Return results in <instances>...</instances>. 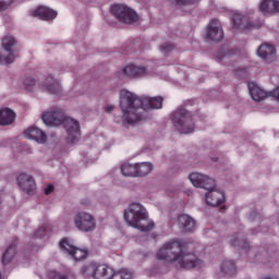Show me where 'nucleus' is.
<instances>
[{
    "instance_id": "f257e3e1",
    "label": "nucleus",
    "mask_w": 279,
    "mask_h": 279,
    "mask_svg": "<svg viewBox=\"0 0 279 279\" xmlns=\"http://www.w3.org/2000/svg\"><path fill=\"white\" fill-rule=\"evenodd\" d=\"M163 101L165 99L160 96L138 97L128 89H122L120 92L119 100L122 112V124L134 125V123L143 121L145 119V116L143 114L145 110H160Z\"/></svg>"
},
{
    "instance_id": "f03ea898",
    "label": "nucleus",
    "mask_w": 279,
    "mask_h": 279,
    "mask_svg": "<svg viewBox=\"0 0 279 279\" xmlns=\"http://www.w3.org/2000/svg\"><path fill=\"white\" fill-rule=\"evenodd\" d=\"M158 260L177 263L180 269L202 267V260L195 253L186 252V242L182 240L167 242L157 253Z\"/></svg>"
},
{
    "instance_id": "7ed1b4c3",
    "label": "nucleus",
    "mask_w": 279,
    "mask_h": 279,
    "mask_svg": "<svg viewBox=\"0 0 279 279\" xmlns=\"http://www.w3.org/2000/svg\"><path fill=\"white\" fill-rule=\"evenodd\" d=\"M41 119L46 125L58 126L62 125L68 133V143H77L82 133L80 132V122L72 118H66L64 111L60 108H52L43 113Z\"/></svg>"
},
{
    "instance_id": "20e7f679",
    "label": "nucleus",
    "mask_w": 279,
    "mask_h": 279,
    "mask_svg": "<svg viewBox=\"0 0 279 279\" xmlns=\"http://www.w3.org/2000/svg\"><path fill=\"white\" fill-rule=\"evenodd\" d=\"M124 219L129 226L136 228L140 232H151L155 227L153 220L149 219L147 209L138 203H133L124 210Z\"/></svg>"
},
{
    "instance_id": "39448f33",
    "label": "nucleus",
    "mask_w": 279,
    "mask_h": 279,
    "mask_svg": "<svg viewBox=\"0 0 279 279\" xmlns=\"http://www.w3.org/2000/svg\"><path fill=\"white\" fill-rule=\"evenodd\" d=\"M173 126L181 134H191L195 130L193 114L184 108H178L170 114Z\"/></svg>"
},
{
    "instance_id": "423d86ee",
    "label": "nucleus",
    "mask_w": 279,
    "mask_h": 279,
    "mask_svg": "<svg viewBox=\"0 0 279 279\" xmlns=\"http://www.w3.org/2000/svg\"><path fill=\"white\" fill-rule=\"evenodd\" d=\"M111 14L126 25L137 23L138 14L125 4H113L110 9Z\"/></svg>"
},
{
    "instance_id": "0eeeda50",
    "label": "nucleus",
    "mask_w": 279,
    "mask_h": 279,
    "mask_svg": "<svg viewBox=\"0 0 279 279\" xmlns=\"http://www.w3.org/2000/svg\"><path fill=\"white\" fill-rule=\"evenodd\" d=\"M74 223L81 232H93L95 230V217L86 211H80L75 215Z\"/></svg>"
},
{
    "instance_id": "6e6552de",
    "label": "nucleus",
    "mask_w": 279,
    "mask_h": 279,
    "mask_svg": "<svg viewBox=\"0 0 279 279\" xmlns=\"http://www.w3.org/2000/svg\"><path fill=\"white\" fill-rule=\"evenodd\" d=\"M190 181L196 189H205V191H209V193L215 191L216 184L214 179L206 174H202L199 172L191 173Z\"/></svg>"
},
{
    "instance_id": "1a4fd4ad",
    "label": "nucleus",
    "mask_w": 279,
    "mask_h": 279,
    "mask_svg": "<svg viewBox=\"0 0 279 279\" xmlns=\"http://www.w3.org/2000/svg\"><path fill=\"white\" fill-rule=\"evenodd\" d=\"M223 36V26L221 25V22L217 19L211 20L207 25L205 38L213 43H221Z\"/></svg>"
},
{
    "instance_id": "9d476101",
    "label": "nucleus",
    "mask_w": 279,
    "mask_h": 279,
    "mask_svg": "<svg viewBox=\"0 0 279 279\" xmlns=\"http://www.w3.org/2000/svg\"><path fill=\"white\" fill-rule=\"evenodd\" d=\"M263 22H251L247 17L236 13L233 15V27L235 29H242L243 32L247 29H260Z\"/></svg>"
},
{
    "instance_id": "9b49d317",
    "label": "nucleus",
    "mask_w": 279,
    "mask_h": 279,
    "mask_svg": "<svg viewBox=\"0 0 279 279\" xmlns=\"http://www.w3.org/2000/svg\"><path fill=\"white\" fill-rule=\"evenodd\" d=\"M17 184L20 189L27 195L29 193H34L36 191V180H34V177L27 174V173H21L17 177Z\"/></svg>"
},
{
    "instance_id": "f8f14e48",
    "label": "nucleus",
    "mask_w": 279,
    "mask_h": 279,
    "mask_svg": "<svg viewBox=\"0 0 279 279\" xmlns=\"http://www.w3.org/2000/svg\"><path fill=\"white\" fill-rule=\"evenodd\" d=\"M257 56L266 62H274L276 60V47L269 44H262L257 50Z\"/></svg>"
},
{
    "instance_id": "ddd939ff",
    "label": "nucleus",
    "mask_w": 279,
    "mask_h": 279,
    "mask_svg": "<svg viewBox=\"0 0 279 279\" xmlns=\"http://www.w3.org/2000/svg\"><path fill=\"white\" fill-rule=\"evenodd\" d=\"M25 138H32L33 141H36L37 143H47V134L38 129L37 126H31L27 130L24 131Z\"/></svg>"
},
{
    "instance_id": "4468645a",
    "label": "nucleus",
    "mask_w": 279,
    "mask_h": 279,
    "mask_svg": "<svg viewBox=\"0 0 279 279\" xmlns=\"http://www.w3.org/2000/svg\"><path fill=\"white\" fill-rule=\"evenodd\" d=\"M33 16L41 21H53L58 16V12L49 7H39L33 12Z\"/></svg>"
},
{
    "instance_id": "2eb2a0df",
    "label": "nucleus",
    "mask_w": 279,
    "mask_h": 279,
    "mask_svg": "<svg viewBox=\"0 0 279 279\" xmlns=\"http://www.w3.org/2000/svg\"><path fill=\"white\" fill-rule=\"evenodd\" d=\"M226 202V195L221 191L211 190L206 194V204L208 206H221Z\"/></svg>"
},
{
    "instance_id": "dca6fc26",
    "label": "nucleus",
    "mask_w": 279,
    "mask_h": 279,
    "mask_svg": "<svg viewBox=\"0 0 279 279\" xmlns=\"http://www.w3.org/2000/svg\"><path fill=\"white\" fill-rule=\"evenodd\" d=\"M178 226L182 232H193V230H195V219L186 214H183L178 218Z\"/></svg>"
},
{
    "instance_id": "f3484780",
    "label": "nucleus",
    "mask_w": 279,
    "mask_h": 279,
    "mask_svg": "<svg viewBox=\"0 0 279 279\" xmlns=\"http://www.w3.org/2000/svg\"><path fill=\"white\" fill-rule=\"evenodd\" d=\"M16 120V113L14 110L3 107L0 109V125H12Z\"/></svg>"
},
{
    "instance_id": "a211bd4d",
    "label": "nucleus",
    "mask_w": 279,
    "mask_h": 279,
    "mask_svg": "<svg viewBox=\"0 0 279 279\" xmlns=\"http://www.w3.org/2000/svg\"><path fill=\"white\" fill-rule=\"evenodd\" d=\"M260 12L264 14H278L279 1L278 0H264L259 7Z\"/></svg>"
},
{
    "instance_id": "6ab92c4d",
    "label": "nucleus",
    "mask_w": 279,
    "mask_h": 279,
    "mask_svg": "<svg viewBox=\"0 0 279 279\" xmlns=\"http://www.w3.org/2000/svg\"><path fill=\"white\" fill-rule=\"evenodd\" d=\"M220 272L222 276H227L228 278L236 276V264L234 260L225 259L220 265Z\"/></svg>"
},
{
    "instance_id": "aec40b11",
    "label": "nucleus",
    "mask_w": 279,
    "mask_h": 279,
    "mask_svg": "<svg viewBox=\"0 0 279 279\" xmlns=\"http://www.w3.org/2000/svg\"><path fill=\"white\" fill-rule=\"evenodd\" d=\"M44 88H46L47 93H50L51 95H58V93H61L62 90L60 82L53 78V76L46 77L44 81Z\"/></svg>"
},
{
    "instance_id": "412c9836",
    "label": "nucleus",
    "mask_w": 279,
    "mask_h": 279,
    "mask_svg": "<svg viewBox=\"0 0 279 279\" xmlns=\"http://www.w3.org/2000/svg\"><path fill=\"white\" fill-rule=\"evenodd\" d=\"M113 269L107 265H98L96 268V272L94 275V279H112Z\"/></svg>"
},
{
    "instance_id": "4be33fe9",
    "label": "nucleus",
    "mask_w": 279,
    "mask_h": 279,
    "mask_svg": "<svg viewBox=\"0 0 279 279\" xmlns=\"http://www.w3.org/2000/svg\"><path fill=\"white\" fill-rule=\"evenodd\" d=\"M122 73L125 77H141V75L145 74V68L130 64L123 69Z\"/></svg>"
},
{
    "instance_id": "5701e85b",
    "label": "nucleus",
    "mask_w": 279,
    "mask_h": 279,
    "mask_svg": "<svg viewBox=\"0 0 279 279\" xmlns=\"http://www.w3.org/2000/svg\"><path fill=\"white\" fill-rule=\"evenodd\" d=\"M120 171L124 178H137L136 163L124 162L120 166Z\"/></svg>"
},
{
    "instance_id": "b1692460",
    "label": "nucleus",
    "mask_w": 279,
    "mask_h": 279,
    "mask_svg": "<svg viewBox=\"0 0 279 279\" xmlns=\"http://www.w3.org/2000/svg\"><path fill=\"white\" fill-rule=\"evenodd\" d=\"M248 90L254 101H263L267 97V93L256 85H248Z\"/></svg>"
},
{
    "instance_id": "393cba45",
    "label": "nucleus",
    "mask_w": 279,
    "mask_h": 279,
    "mask_svg": "<svg viewBox=\"0 0 279 279\" xmlns=\"http://www.w3.org/2000/svg\"><path fill=\"white\" fill-rule=\"evenodd\" d=\"M137 178H145L154 171V165L151 162H140L136 163Z\"/></svg>"
},
{
    "instance_id": "a878e982",
    "label": "nucleus",
    "mask_w": 279,
    "mask_h": 279,
    "mask_svg": "<svg viewBox=\"0 0 279 279\" xmlns=\"http://www.w3.org/2000/svg\"><path fill=\"white\" fill-rule=\"evenodd\" d=\"M14 256H16V244H11L8 250L2 255L3 265H10L12 260H14Z\"/></svg>"
},
{
    "instance_id": "bb28decb",
    "label": "nucleus",
    "mask_w": 279,
    "mask_h": 279,
    "mask_svg": "<svg viewBox=\"0 0 279 279\" xmlns=\"http://www.w3.org/2000/svg\"><path fill=\"white\" fill-rule=\"evenodd\" d=\"M132 278H134V272H132L128 268H122L117 271L113 270L111 276V279H132Z\"/></svg>"
},
{
    "instance_id": "cd10ccee",
    "label": "nucleus",
    "mask_w": 279,
    "mask_h": 279,
    "mask_svg": "<svg viewBox=\"0 0 279 279\" xmlns=\"http://www.w3.org/2000/svg\"><path fill=\"white\" fill-rule=\"evenodd\" d=\"M14 45H16V38H14V36L8 35L2 39V47L4 51L12 52Z\"/></svg>"
},
{
    "instance_id": "c85d7f7f",
    "label": "nucleus",
    "mask_w": 279,
    "mask_h": 279,
    "mask_svg": "<svg viewBox=\"0 0 279 279\" xmlns=\"http://www.w3.org/2000/svg\"><path fill=\"white\" fill-rule=\"evenodd\" d=\"M81 271L85 278H95V274H97V266L93 264L83 266Z\"/></svg>"
},
{
    "instance_id": "c756f323",
    "label": "nucleus",
    "mask_w": 279,
    "mask_h": 279,
    "mask_svg": "<svg viewBox=\"0 0 279 279\" xmlns=\"http://www.w3.org/2000/svg\"><path fill=\"white\" fill-rule=\"evenodd\" d=\"M60 248L65 252V254H69L71 256V254H73V251L75 250V246L73 244H71V242H69V239L63 238L60 243Z\"/></svg>"
},
{
    "instance_id": "7c9ffc66",
    "label": "nucleus",
    "mask_w": 279,
    "mask_h": 279,
    "mask_svg": "<svg viewBox=\"0 0 279 279\" xmlns=\"http://www.w3.org/2000/svg\"><path fill=\"white\" fill-rule=\"evenodd\" d=\"M74 260H84L86 256H88V251L84 248L74 247V251H72L71 255Z\"/></svg>"
},
{
    "instance_id": "2f4dec72",
    "label": "nucleus",
    "mask_w": 279,
    "mask_h": 279,
    "mask_svg": "<svg viewBox=\"0 0 279 279\" xmlns=\"http://www.w3.org/2000/svg\"><path fill=\"white\" fill-rule=\"evenodd\" d=\"M16 60L14 52H9V56L0 53V64H12Z\"/></svg>"
},
{
    "instance_id": "473e14b6",
    "label": "nucleus",
    "mask_w": 279,
    "mask_h": 279,
    "mask_svg": "<svg viewBox=\"0 0 279 279\" xmlns=\"http://www.w3.org/2000/svg\"><path fill=\"white\" fill-rule=\"evenodd\" d=\"M171 5H178L179 8H182L184 5H193L195 3V0H168Z\"/></svg>"
},
{
    "instance_id": "72a5a7b5",
    "label": "nucleus",
    "mask_w": 279,
    "mask_h": 279,
    "mask_svg": "<svg viewBox=\"0 0 279 279\" xmlns=\"http://www.w3.org/2000/svg\"><path fill=\"white\" fill-rule=\"evenodd\" d=\"M175 49V46L173 44L165 43L160 46V51L163 56H167V53H170V51H173Z\"/></svg>"
},
{
    "instance_id": "f704fd0d",
    "label": "nucleus",
    "mask_w": 279,
    "mask_h": 279,
    "mask_svg": "<svg viewBox=\"0 0 279 279\" xmlns=\"http://www.w3.org/2000/svg\"><path fill=\"white\" fill-rule=\"evenodd\" d=\"M12 3H14V0H0V12H5V10H9Z\"/></svg>"
},
{
    "instance_id": "c9c22d12",
    "label": "nucleus",
    "mask_w": 279,
    "mask_h": 279,
    "mask_svg": "<svg viewBox=\"0 0 279 279\" xmlns=\"http://www.w3.org/2000/svg\"><path fill=\"white\" fill-rule=\"evenodd\" d=\"M50 279H69V277H66V275H60V272L58 271H50L48 274Z\"/></svg>"
},
{
    "instance_id": "e433bc0d",
    "label": "nucleus",
    "mask_w": 279,
    "mask_h": 279,
    "mask_svg": "<svg viewBox=\"0 0 279 279\" xmlns=\"http://www.w3.org/2000/svg\"><path fill=\"white\" fill-rule=\"evenodd\" d=\"M45 195H51L53 193V184L47 185V187L44 190Z\"/></svg>"
},
{
    "instance_id": "4c0bfd02",
    "label": "nucleus",
    "mask_w": 279,
    "mask_h": 279,
    "mask_svg": "<svg viewBox=\"0 0 279 279\" xmlns=\"http://www.w3.org/2000/svg\"><path fill=\"white\" fill-rule=\"evenodd\" d=\"M272 97H275V99H277V101H279V87L275 88L271 92Z\"/></svg>"
},
{
    "instance_id": "58836bf2",
    "label": "nucleus",
    "mask_w": 279,
    "mask_h": 279,
    "mask_svg": "<svg viewBox=\"0 0 279 279\" xmlns=\"http://www.w3.org/2000/svg\"><path fill=\"white\" fill-rule=\"evenodd\" d=\"M35 236H45V228L37 230Z\"/></svg>"
},
{
    "instance_id": "ea45409f",
    "label": "nucleus",
    "mask_w": 279,
    "mask_h": 279,
    "mask_svg": "<svg viewBox=\"0 0 279 279\" xmlns=\"http://www.w3.org/2000/svg\"><path fill=\"white\" fill-rule=\"evenodd\" d=\"M241 248H242V250H250V243L243 242V243L241 244Z\"/></svg>"
},
{
    "instance_id": "a19ab883",
    "label": "nucleus",
    "mask_w": 279,
    "mask_h": 279,
    "mask_svg": "<svg viewBox=\"0 0 279 279\" xmlns=\"http://www.w3.org/2000/svg\"><path fill=\"white\" fill-rule=\"evenodd\" d=\"M24 84L26 86H34V84H36V81H34V78H31V83H27V81H25Z\"/></svg>"
},
{
    "instance_id": "79ce46f5",
    "label": "nucleus",
    "mask_w": 279,
    "mask_h": 279,
    "mask_svg": "<svg viewBox=\"0 0 279 279\" xmlns=\"http://www.w3.org/2000/svg\"><path fill=\"white\" fill-rule=\"evenodd\" d=\"M112 110H114V106L109 105L106 107V112H112Z\"/></svg>"
},
{
    "instance_id": "37998d69",
    "label": "nucleus",
    "mask_w": 279,
    "mask_h": 279,
    "mask_svg": "<svg viewBox=\"0 0 279 279\" xmlns=\"http://www.w3.org/2000/svg\"><path fill=\"white\" fill-rule=\"evenodd\" d=\"M233 245H236V241L233 242Z\"/></svg>"
}]
</instances>
